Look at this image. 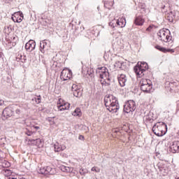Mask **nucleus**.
I'll return each mask as SVG.
<instances>
[{
    "instance_id": "1",
    "label": "nucleus",
    "mask_w": 179,
    "mask_h": 179,
    "mask_svg": "<svg viewBox=\"0 0 179 179\" xmlns=\"http://www.w3.org/2000/svg\"><path fill=\"white\" fill-rule=\"evenodd\" d=\"M105 106L110 113H117L120 110L118 99L113 94L106 95L104 98Z\"/></svg>"
},
{
    "instance_id": "2",
    "label": "nucleus",
    "mask_w": 179,
    "mask_h": 179,
    "mask_svg": "<svg viewBox=\"0 0 179 179\" xmlns=\"http://www.w3.org/2000/svg\"><path fill=\"white\" fill-rule=\"evenodd\" d=\"M163 129H167V124L163 122L156 123L152 127V131L157 136H163L166 135V131Z\"/></svg>"
},
{
    "instance_id": "3",
    "label": "nucleus",
    "mask_w": 179,
    "mask_h": 179,
    "mask_svg": "<svg viewBox=\"0 0 179 179\" xmlns=\"http://www.w3.org/2000/svg\"><path fill=\"white\" fill-rule=\"evenodd\" d=\"M149 69V66H148V63L146 62H141L137 64L136 66H134V71L137 75L138 78H142L145 75V72Z\"/></svg>"
},
{
    "instance_id": "4",
    "label": "nucleus",
    "mask_w": 179,
    "mask_h": 179,
    "mask_svg": "<svg viewBox=\"0 0 179 179\" xmlns=\"http://www.w3.org/2000/svg\"><path fill=\"white\" fill-rule=\"evenodd\" d=\"M170 30L169 29H160L157 33L158 38L161 41H164V43H169L171 41V36H170Z\"/></svg>"
},
{
    "instance_id": "5",
    "label": "nucleus",
    "mask_w": 179,
    "mask_h": 179,
    "mask_svg": "<svg viewBox=\"0 0 179 179\" xmlns=\"http://www.w3.org/2000/svg\"><path fill=\"white\" fill-rule=\"evenodd\" d=\"M141 90L144 93H150L153 89L152 81L149 79H142L140 81Z\"/></svg>"
},
{
    "instance_id": "6",
    "label": "nucleus",
    "mask_w": 179,
    "mask_h": 179,
    "mask_svg": "<svg viewBox=\"0 0 179 179\" xmlns=\"http://www.w3.org/2000/svg\"><path fill=\"white\" fill-rule=\"evenodd\" d=\"M97 72L99 73L100 79H103V80H110V73H108V69L106 67H99L96 70Z\"/></svg>"
},
{
    "instance_id": "7",
    "label": "nucleus",
    "mask_w": 179,
    "mask_h": 179,
    "mask_svg": "<svg viewBox=\"0 0 179 179\" xmlns=\"http://www.w3.org/2000/svg\"><path fill=\"white\" fill-rule=\"evenodd\" d=\"M38 173L43 176H47L48 174L52 176L55 174V169H52L50 166L42 167L38 169Z\"/></svg>"
},
{
    "instance_id": "8",
    "label": "nucleus",
    "mask_w": 179,
    "mask_h": 179,
    "mask_svg": "<svg viewBox=\"0 0 179 179\" xmlns=\"http://www.w3.org/2000/svg\"><path fill=\"white\" fill-rule=\"evenodd\" d=\"M71 90L75 97H82V94H83V91L80 88H79V87L76 84H73L72 85Z\"/></svg>"
},
{
    "instance_id": "9",
    "label": "nucleus",
    "mask_w": 179,
    "mask_h": 179,
    "mask_svg": "<svg viewBox=\"0 0 179 179\" xmlns=\"http://www.w3.org/2000/svg\"><path fill=\"white\" fill-rule=\"evenodd\" d=\"M72 78V71L64 69L60 75L62 80H69Z\"/></svg>"
},
{
    "instance_id": "10",
    "label": "nucleus",
    "mask_w": 179,
    "mask_h": 179,
    "mask_svg": "<svg viewBox=\"0 0 179 179\" xmlns=\"http://www.w3.org/2000/svg\"><path fill=\"white\" fill-rule=\"evenodd\" d=\"M169 152L171 153H178L179 152V141H173L169 145Z\"/></svg>"
},
{
    "instance_id": "11",
    "label": "nucleus",
    "mask_w": 179,
    "mask_h": 179,
    "mask_svg": "<svg viewBox=\"0 0 179 179\" xmlns=\"http://www.w3.org/2000/svg\"><path fill=\"white\" fill-rule=\"evenodd\" d=\"M23 18V13L21 11H18L15 13L12 16V20L15 22V23H20Z\"/></svg>"
},
{
    "instance_id": "12",
    "label": "nucleus",
    "mask_w": 179,
    "mask_h": 179,
    "mask_svg": "<svg viewBox=\"0 0 179 179\" xmlns=\"http://www.w3.org/2000/svg\"><path fill=\"white\" fill-rule=\"evenodd\" d=\"M36 48V41L30 40L25 44V49L27 51H33Z\"/></svg>"
},
{
    "instance_id": "13",
    "label": "nucleus",
    "mask_w": 179,
    "mask_h": 179,
    "mask_svg": "<svg viewBox=\"0 0 179 179\" xmlns=\"http://www.w3.org/2000/svg\"><path fill=\"white\" fill-rule=\"evenodd\" d=\"M166 19L171 23H173V22H177L176 11H171L170 13H169L166 15Z\"/></svg>"
},
{
    "instance_id": "14",
    "label": "nucleus",
    "mask_w": 179,
    "mask_h": 179,
    "mask_svg": "<svg viewBox=\"0 0 179 179\" xmlns=\"http://www.w3.org/2000/svg\"><path fill=\"white\" fill-rule=\"evenodd\" d=\"M2 115L5 118H9V117H12V115H13V110L10 108H6L3 110Z\"/></svg>"
},
{
    "instance_id": "15",
    "label": "nucleus",
    "mask_w": 179,
    "mask_h": 179,
    "mask_svg": "<svg viewBox=\"0 0 179 179\" xmlns=\"http://www.w3.org/2000/svg\"><path fill=\"white\" fill-rule=\"evenodd\" d=\"M134 23L136 24V26H143V24L145 23V19H143V16L138 15L136 17Z\"/></svg>"
},
{
    "instance_id": "16",
    "label": "nucleus",
    "mask_w": 179,
    "mask_h": 179,
    "mask_svg": "<svg viewBox=\"0 0 179 179\" xmlns=\"http://www.w3.org/2000/svg\"><path fill=\"white\" fill-rule=\"evenodd\" d=\"M118 82L121 87H124L125 86V83H127V76L124 74H121L118 78Z\"/></svg>"
},
{
    "instance_id": "17",
    "label": "nucleus",
    "mask_w": 179,
    "mask_h": 179,
    "mask_svg": "<svg viewBox=\"0 0 179 179\" xmlns=\"http://www.w3.org/2000/svg\"><path fill=\"white\" fill-rule=\"evenodd\" d=\"M156 50H158L159 51H161L162 52H171V54H173V52H175L174 49H167L165 48H163L159 45L155 46Z\"/></svg>"
},
{
    "instance_id": "18",
    "label": "nucleus",
    "mask_w": 179,
    "mask_h": 179,
    "mask_svg": "<svg viewBox=\"0 0 179 179\" xmlns=\"http://www.w3.org/2000/svg\"><path fill=\"white\" fill-rule=\"evenodd\" d=\"M55 152H62V150H65L66 149V146L64 145H59V143H56L54 145Z\"/></svg>"
},
{
    "instance_id": "19",
    "label": "nucleus",
    "mask_w": 179,
    "mask_h": 179,
    "mask_svg": "<svg viewBox=\"0 0 179 179\" xmlns=\"http://www.w3.org/2000/svg\"><path fill=\"white\" fill-rule=\"evenodd\" d=\"M125 103L127 107H129L133 111L136 110V103L134 100L127 101Z\"/></svg>"
},
{
    "instance_id": "20",
    "label": "nucleus",
    "mask_w": 179,
    "mask_h": 179,
    "mask_svg": "<svg viewBox=\"0 0 179 179\" xmlns=\"http://www.w3.org/2000/svg\"><path fill=\"white\" fill-rule=\"evenodd\" d=\"M125 24H127L125 18H120L116 20V25L118 26V27H125Z\"/></svg>"
},
{
    "instance_id": "21",
    "label": "nucleus",
    "mask_w": 179,
    "mask_h": 179,
    "mask_svg": "<svg viewBox=\"0 0 179 179\" xmlns=\"http://www.w3.org/2000/svg\"><path fill=\"white\" fill-rule=\"evenodd\" d=\"M114 5V1H104V8L110 10Z\"/></svg>"
},
{
    "instance_id": "22",
    "label": "nucleus",
    "mask_w": 179,
    "mask_h": 179,
    "mask_svg": "<svg viewBox=\"0 0 179 179\" xmlns=\"http://www.w3.org/2000/svg\"><path fill=\"white\" fill-rule=\"evenodd\" d=\"M27 59H26V56L25 55H18L17 57H16V61L17 62H22L23 64H24V62H26Z\"/></svg>"
},
{
    "instance_id": "23",
    "label": "nucleus",
    "mask_w": 179,
    "mask_h": 179,
    "mask_svg": "<svg viewBox=\"0 0 179 179\" xmlns=\"http://www.w3.org/2000/svg\"><path fill=\"white\" fill-rule=\"evenodd\" d=\"M69 106H71V104L67 103H64V105H59L57 107L59 111H64V110H69Z\"/></svg>"
},
{
    "instance_id": "24",
    "label": "nucleus",
    "mask_w": 179,
    "mask_h": 179,
    "mask_svg": "<svg viewBox=\"0 0 179 179\" xmlns=\"http://www.w3.org/2000/svg\"><path fill=\"white\" fill-rule=\"evenodd\" d=\"M32 142L38 146V148H43V141L40 138H36L35 140H32Z\"/></svg>"
},
{
    "instance_id": "25",
    "label": "nucleus",
    "mask_w": 179,
    "mask_h": 179,
    "mask_svg": "<svg viewBox=\"0 0 179 179\" xmlns=\"http://www.w3.org/2000/svg\"><path fill=\"white\" fill-rule=\"evenodd\" d=\"M72 115H74V117H80L82 115V111L80 110V108H76Z\"/></svg>"
},
{
    "instance_id": "26",
    "label": "nucleus",
    "mask_w": 179,
    "mask_h": 179,
    "mask_svg": "<svg viewBox=\"0 0 179 179\" xmlns=\"http://www.w3.org/2000/svg\"><path fill=\"white\" fill-rule=\"evenodd\" d=\"M45 45H47V42H45V40L41 41L40 43L41 52L44 53V48H45Z\"/></svg>"
},
{
    "instance_id": "27",
    "label": "nucleus",
    "mask_w": 179,
    "mask_h": 179,
    "mask_svg": "<svg viewBox=\"0 0 179 179\" xmlns=\"http://www.w3.org/2000/svg\"><path fill=\"white\" fill-rule=\"evenodd\" d=\"M60 169L64 173H71V168L69 166H62Z\"/></svg>"
},
{
    "instance_id": "28",
    "label": "nucleus",
    "mask_w": 179,
    "mask_h": 179,
    "mask_svg": "<svg viewBox=\"0 0 179 179\" xmlns=\"http://www.w3.org/2000/svg\"><path fill=\"white\" fill-rule=\"evenodd\" d=\"M123 110H124V113H127V114H128L129 113H133V111H134L131 108H129V106H127L126 103L124 105Z\"/></svg>"
},
{
    "instance_id": "29",
    "label": "nucleus",
    "mask_w": 179,
    "mask_h": 179,
    "mask_svg": "<svg viewBox=\"0 0 179 179\" xmlns=\"http://www.w3.org/2000/svg\"><path fill=\"white\" fill-rule=\"evenodd\" d=\"M25 135H27V136H31L34 134H36V131H33V130H30L29 129H25L24 131Z\"/></svg>"
},
{
    "instance_id": "30",
    "label": "nucleus",
    "mask_w": 179,
    "mask_h": 179,
    "mask_svg": "<svg viewBox=\"0 0 179 179\" xmlns=\"http://www.w3.org/2000/svg\"><path fill=\"white\" fill-rule=\"evenodd\" d=\"M80 176H85L87 173V169H80L79 171Z\"/></svg>"
},
{
    "instance_id": "31",
    "label": "nucleus",
    "mask_w": 179,
    "mask_h": 179,
    "mask_svg": "<svg viewBox=\"0 0 179 179\" xmlns=\"http://www.w3.org/2000/svg\"><path fill=\"white\" fill-rule=\"evenodd\" d=\"M109 26H110V27H113V29H114V27L117 26V21L113 20L112 22H109Z\"/></svg>"
},
{
    "instance_id": "32",
    "label": "nucleus",
    "mask_w": 179,
    "mask_h": 179,
    "mask_svg": "<svg viewBox=\"0 0 179 179\" xmlns=\"http://www.w3.org/2000/svg\"><path fill=\"white\" fill-rule=\"evenodd\" d=\"M29 127V128H31V131H33L34 129H36V131H38V129H40V127L38 126H34V125L30 124Z\"/></svg>"
},
{
    "instance_id": "33",
    "label": "nucleus",
    "mask_w": 179,
    "mask_h": 179,
    "mask_svg": "<svg viewBox=\"0 0 179 179\" xmlns=\"http://www.w3.org/2000/svg\"><path fill=\"white\" fill-rule=\"evenodd\" d=\"M35 101L36 104H40L41 103V95L38 96V98H35Z\"/></svg>"
},
{
    "instance_id": "34",
    "label": "nucleus",
    "mask_w": 179,
    "mask_h": 179,
    "mask_svg": "<svg viewBox=\"0 0 179 179\" xmlns=\"http://www.w3.org/2000/svg\"><path fill=\"white\" fill-rule=\"evenodd\" d=\"M5 106H6L5 104V101H3V99H0V106L3 107Z\"/></svg>"
},
{
    "instance_id": "35",
    "label": "nucleus",
    "mask_w": 179,
    "mask_h": 179,
    "mask_svg": "<svg viewBox=\"0 0 179 179\" xmlns=\"http://www.w3.org/2000/svg\"><path fill=\"white\" fill-rule=\"evenodd\" d=\"M157 166L159 171H163V166H162V164L159 163V164H157Z\"/></svg>"
},
{
    "instance_id": "36",
    "label": "nucleus",
    "mask_w": 179,
    "mask_h": 179,
    "mask_svg": "<svg viewBox=\"0 0 179 179\" xmlns=\"http://www.w3.org/2000/svg\"><path fill=\"white\" fill-rule=\"evenodd\" d=\"M91 170L92 171H96V173H99L100 171V169L96 167H92Z\"/></svg>"
},
{
    "instance_id": "37",
    "label": "nucleus",
    "mask_w": 179,
    "mask_h": 179,
    "mask_svg": "<svg viewBox=\"0 0 179 179\" xmlns=\"http://www.w3.org/2000/svg\"><path fill=\"white\" fill-rule=\"evenodd\" d=\"M78 139H80V141H84L85 140V137L82 135H80L78 136Z\"/></svg>"
},
{
    "instance_id": "38",
    "label": "nucleus",
    "mask_w": 179,
    "mask_h": 179,
    "mask_svg": "<svg viewBox=\"0 0 179 179\" xmlns=\"http://www.w3.org/2000/svg\"><path fill=\"white\" fill-rule=\"evenodd\" d=\"M115 64L117 65L118 66H121L122 65V63L121 62L118 61L115 62Z\"/></svg>"
},
{
    "instance_id": "39",
    "label": "nucleus",
    "mask_w": 179,
    "mask_h": 179,
    "mask_svg": "<svg viewBox=\"0 0 179 179\" xmlns=\"http://www.w3.org/2000/svg\"><path fill=\"white\" fill-rule=\"evenodd\" d=\"M109 81H110V80H108V81H106V82H105V85H106V86H110V85H111Z\"/></svg>"
},
{
    "instance_id": "40",
    "label": "nucleus",
    "mask_w": 179,
    "mask_h": 179,
    "mask_svg": "<svg viewBox=\"0 0 179 179\" xmlns=\"http://www.w3.org/2000/svg\"><path fill=\"white\" fill-rule=\"evenodd\" d=\"M101 85H102V86H103V85H106V80H104L103 81L101 80Z\"/></svg>"
},
{
    "instance_id": "41",
    "label": "nucleus",
    "mask_w": 179,
    "mask_h": 179,
    "mask_svg": "<svg viewBox=\"0 0 179 179\" xmlns=\"http://www.w3.org/2000/svg\"><path fill=\"white\" fill-rule=\"evenodd\" d=\"M147 31H150L152 30V26H150L149 27L147 28Z\"/></svg>"
},
{
    "instance_id": "42",
    "label": "nucleus",
    "mask_w": 179,
    "mask_h": 179,
    "mask_svg": "<svg viewBox=\"0 0 179 179\" xmlns=\"http://www.w3.org/2000/svg\"><path fill=\"white\" fill-rule=\"evenodd\" d=\"M173 85H176V83H169L170 87H173Z\"/></svg>"
},
{
    "instance_id": "43",
    "label": "nucleus",
    "mask_w": 179,
    "mask_h": 179,
    "mask_svg": "<svg viewBox=\"0 0 179 179\" xmlns=\"http://www.w3.org/2000/svg\"><path fill=\"white\" fill-rule=\"evenodd\" d=\"M15 113H16V114H18V115L20 114V109H16Z\"/></svg>"
},
{
    "instance_id": "44",
    "label": "nucleus",
    "mask_w": 179,
    "mask_h": 179,
    "mask_svg": "<svg viewBox=\"0 0 179 179\" xmlns=\"http://www.w3.org/2000/svg\"><path fill=\"white\" fill-rule=\"evenodd\" d=\"M8 179H17V178H8Z\"/></svg>"
},
{
    "instance_id": "45",
    "label": "nucleus",
    "mask_w": 179,
    "mask_h": 179,
    "mask_svg": "<svg viewBox=\"0 0 179 179\" xmlns=\"http://www.w3.org/2000/svg\"><path fill=\"white\" fill-rule=\"evenodd\" d=\"M32 101H36V98L32 99Z\"/></svg>"
},
{
    "instance_id": "46",
    "label": "nucleus",
    "mask_w": 179,
    "mask_h": 179,
    "mask_svg": "<svg viewBox=\"0 0 179 179\" xmlns=\"http://www.w3.org/2000/svg\"><path fill=\"white\" fill-rule=\"evenodd\" d=\"M0 57H2V53H0Z\"/></svg>"
},
{
    "instance_id": "47",
    "label": "nucleus",
    "mask_w": 179,
    "mask_h": 179,
    "mask_svg": "<svg viewBox=\"0 0 179 179\" xmlns=\"http://www.w3.org/2000/svg\"><path fill=\"white\" fill-rule=\"evenodd\" d=\"M104 1H114V0H104Z\"/></svg>"
},
{
    "instance_id": "48",
    "label": "nucleus",
    "mask_w": 179,
    "mask_h": 179,
    "mask_svg": "<svg viewBox=\"0 0 179 179\" xmlns=\"http://www.w3.org/2000/svg\"><path fill=\"white\" fill-rule=\"evenodd\" d=\"M5 1H10V0H5Z\"/></svg>"
},
{
    "instance_id": "49",
    "label": "nucleus",
    "mask_w": 179,
    "mask_h": 179,
    "mask_svg": "<svg viewBox=\"0 0 179 179\" xmlns=\"http://www.w3.org/2000/svg\"><path fill=\"white\" fill-rule=\"evenodd\" d=\"M176 179H179V178H176Z\"/></svg>"
}]
</instances>
